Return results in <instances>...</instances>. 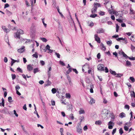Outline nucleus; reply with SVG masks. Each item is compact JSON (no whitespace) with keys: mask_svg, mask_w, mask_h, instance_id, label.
<instances>
[{"mask_svg":"<svg viewBox=\"0 0 135 135\" xmlns=\"http://www.w3.org/2000/svg\"><path fill=\"white\" fill-rule=\"evenodd\" d=\"M24 33L23 31L21 29L18 30L15 33V37L17 38H20V35L23 34Z\"/></svg>","mask_w":135,"mask_h":135,"instance_id":"f257e3e1","label":"nucleus"},{"mask_svg":"<svg viewBox=\"0 0 135 135\" xmlns=\"http://www.w3.org/2000/svg\"><path fill=\"white\" fill-rule=\"evenodd\" d=\"M76 131L79 133L82 132V129L80 123H78L76 127Z\"/></svg>","mask_w":135,"mask_h":135,"instance_id":"f03ea898","label":"nucleus"},{"mask_svg":"<svg viewBox=\"0 0 135 135\" xmlns=\"http://www.w3.org/2000/svg\"><path fill=\"white\" fill-rule=\"evenodd\" d=\"M94 38L95 40L98 43H100V38L98 37V35L97 34H95L94 35Z\"/></svg>","mask_w":135,"mask_h":135,"instance_id":"7ed1b4c3","label":"nucleus"},{"mask_svg":"<svg viewBox=\"0 0 135 135\" xmlns=\"http://www.w3.org/2000/svg\"><path fill=\"white\" fill-rule=\"evenodd\" d=\"M98 70L101 71L104 70V66L102 64H99L98 66Z\"/></svg>","mask_w":135,"mask_h":135,"instance_id":"20e7f679","label":"nucleus"},{"mask_svg":"<svg viewBox=\"0 0 135 135\" xmlns=\"http://www.w3.org/2000/svg\"><path fill=\"white\" fill-rule=\"evenodd\" d=\"M33 65H31V64H29L27 65V69L28 71H31L33 70Z\"/></svg>","mask_w":135,"mask_h":135,"instance_id":"39448f33","label":"nucleus"},{"mask_svg":"<svg viewBox=\"0 0 135 135\" xmlns=\"http://www.w3.org/2000/svg\"><path fill=\"white\" fill-rule=\"evenodd\" d=\"M104 30L102 28H100L97 30L96 33H104Z\"/></svg>","mask_w":135,"mask_h":135,"instance_id":"423d86ee","label":"nucleus"},{"mask_svg":"<svg viewBox=\"0 0 135 135\" xmlns=\"http://www.w3.org/2000/svg\"><path fill=\"white\" fill-rule=\"evenodd\" d=\"M128 124H129V126H125L124 127V129L126 131H128V130L129 129L128 127H129V126L131 125V124L130 123V122L127 123H126V125H127Z\"/></svg>","mask_w":135,"mask_h":135,"instance_id":"0eeeda50","label":"nucleus"},{"mask_svg":"<svg viewBox=\"0 0 135 135\" xmlns=\"http://www.w3.org/2000/svg\"><path fill=\"white\" fill-rule=\"evenodd\" d=\"M25 47L24 46H23L21 48L18 49L17 51L18 52L20 53H22L24 52L25 50Z\"/></svg>","mask_w":135,"mask_h":135,"instance_id":"6e6552de","label":"nucleus"},{"mask_svg":"<svg viewBox=\"0 0 135 135\" xmlns=\"http://www.w3.org/2000/svg\"><path fill=\"white\" fill-rule=\"evenodd\" d=\"M100 46H101V49L103 50L104 51H105L106 49V48L104 46V45L102 43L101 44H100Z\"/></svg>","mask_w":135,"mask_h":135,"instance_id":"1a4fd4ad","label":"nucleus"},{"mask_svg":"<svg viewBox=\"0 0 135 135\" xmlns=\"http://www.w3.org/2000/svg\"><path fill=\"white\" fill-rule=\"evenodd\" d=\"M97 9V7L95 6H94V8H93L91 10V13H95L96 12Z\"/></svg>","mask_w":135,"mask_h":135,"instance_id":"9d476101","label":"nucleus"},{"mask_svg":"<svg viewBox=\"0 0 135 135\" xmlns=\"http://www.w3.org/2000/svg\"><path fill=\"white\" fill-rule=\"evenodd\" d=\"M90 100L89 102V103L91 104H92L95 103V100L93 98L90 97Z\"/></svg>","mask_w":135,"mask_h":135,"instance_id":"9b49d317","label":"nucleus"},{"mask_svg":"<svg viewBox=\"0 0 135 135\" xmlns=\"http://www.w3.org/2000/svg\"><path fill=\"white\" fill-rule=\"evenodd\" d=\"M6 12L7 14L9 16H11L12 14V12L7 9L6 10Z\"/></svg>","mask_w":135,"mask_h":135,"instance_id":"f8f14e48","label":"nucleus"},{"mask_svg":"<svg viewBox=\"0 0 135 135\" xmlns=\"http://www.w3.org/2000/svg\"><path fill=\"white\" fill-rule=\"evenodd\" d=\"M79 113L80 114H84L85 113V112L84 110L82 108H80L79 111Z\"/></svg>","mask_w":135,"mask_h":135,"instance_id":"ddd939ff","label":"nucleus"},{"mask_svg":"<svg viewBox=\"0 0 135 135\" xmlns=\"http://www.w3.org/2000/svg\"><path fill=\"white\" fill-rule=\"evenodd\" d=\"M102 123V121L100 120L96 121L95 122V124L97 125H100Z\"/></svg>","mask_w":135,"mask_h":135,"instance_id":"4468645a","label":"nucleus"},{"mask_svg":"<svg viewBox=\"0 0 135 135\" xmlns=\"http://www.w3.org/2000/svg\"><path fill=\"white\" fill-rule=\"evenodd\" d=\"M131 96L132 97H133L135 98V93L134 91L131 92Z\"/></svg>","mask_w":135,"mask_h":135,"instance_id":"2eb2a0df","label":"nucleus"},{"mask_svg":"<svg viewBox=\"0 0 135 135\" xmlns=\"http://www.w3.org/2000/svg\"><path fill=\"white\" fill-rule=\"evenodd\" d=\"M109 71H110V73L112 75H117L115 71H113L111 70H109Z\"/></svg>","mask_w":135,"mask_h":135,"instance_id":"dca6fc26","label":"nucleus"},{"mask_svg":"<svg viewBox=\"0 0 135 135\" xmlns=\"http://www.w3.org/2000/svg\"><path fill=\"white\" fill-rule=\"evenodd\" d=\"M122 54L124 57L126 58H128V56L123 51H122Z\"/></svg>","mask_w":135,"mask_h":135,"instance_id":"f3484780","label":"nucleus"},{"mask_svg":"<svg viewBox=\"0 0 135 135\" xmlns=\"http://www.w3.org/2000/svg\"><path fill=\"white\" fill-rule=\"evenodd\" d=\"M135 12L132 9H130V12L129 13L130 15L134 14L135 13Z\"/></svg>","mask_w":135,"mask_h":135,"instance_id":"a211bd4d","label":"nucleus"},{"mask_svg":"<svg viewBox=\"0 0 135 135\" xmlns=\"http://www.w3.org/2000/svg\"><path fill=\"white\" fill-rule=\"evenodd\" d=\"M130 39L132 41L135 42V35L132 36Z\"/></svg>","mask_w":135,"mask_h":135,"instance_id":"6ab92c4d","label":"nucleus"},{"mask_svg":"<svg viewBox=\"0 0 135 135\" xmlns=\"http://www.w3.org/2000/svg\"><path fill=\"white\" fill-rule=\"evenodd\" d=\"M97 15L96 14H93L91 15L90 16V17L94 18L95 17H97Z\"/></svg>","mask_w":135,"mask_h":135,"instance_id":"aec40b11","label":"nucleus"},{"mask_svg":"<svg viewBox=\"0 0 135 135\" xmlns=\"http://www.w3.org/2000/svg\"><path fill=\"white\" fill-rule=\"evenodd\" d=\"M66 97L67 98L70 99V98L71 96L69 93H66Z\"/></svg>","mask_w":135,"mask_h":135,"instance_id":"412c9836","label":"nucleus"},{"mask_svg":"<svg viewBox=\"0 0 135 135\" xmlns=\"http://www.w3.org/2000/svg\"><path fill=\"white\" fill-rule=\"evenodd\" d=\"M124 113L123 112H122L120 113V117L121 118H123L125 117L124 115Z\"/></svg>","mask_w":135,"mask_h":135,"instance_id":"4be33fe9","label":"nucleus"},{"mask_svg":"<svg viewBox=\"0 0 135 135\" xmlns=\"http://www.w3.org/2000/svg\"><path fill=\"white\" fill-rule=\"evenodd\" d=\"M32 56L37 58L38 57V55L37 52H35V54L32 55Z\"/></svg>","mask_w":135,"mask_h":135,"instance_id":"5701e85b","label":"nucleus"},{"mask_svg":"<svg viewBox=\"0 0 135 135\" xmlns=\"http://www.w3.org/2000/svg\"><path fill=\"white\" fill-rule=\"evenodd\" d=\"M94 6H95L96 7H100V4L99 3H94Z\"/></svg>","mask_w":135,"mask_h":135,"instance_id":"b1692460","label":"nucleus"},{"mask_svg":"<svg viewBox=\"0 0 135 135\" xmlns=\"http://www.w3.org/2000/svg\"><path fill=\"white\" fill-rule=\"evenodd\" d=\"M53 94H55L56 92V90L55 88H53L51 90Z\"/></svg>","mask_w":135,"mask_h":135,"instance_id":"393cba45","label":"nucleus"},{"mask_svg":"<svg viewBox=\"0 0 135 135\" xmlns=\"http://www.w3.org/2000/svg\"><path fill=\"white\" fill-rule=\"evenodd\" d=\"M33 71L34 74H35L36 73L38 72L39 71V70H38V68H37L34 69L33 70Z\"/></svg>","mask_w":135,"mask_h":135,"instance_id":"a878e982","label":"nucleus"},{"mask_svg":"<svg viewBox=\"0 0 135 135\" xmlns=\"http://www.w3.org/2000/svg\"><path fill=\"white\" fill-rule=\"evenodd\" d=\"M2 28L3 30L4 31L6 32H7V28L5 26H2Z\"/></svg>","mask_w":135,"mask_h":135,"instance_id":"bb28decb","label":"nucleus"},{"mask_svg":"<svg viewBox=\"0 0 135 135\" xmlns=\"http://www.w3.org/2000/svg\"><path fill=\"white\" fill-rule=\"evenodd\" d=\"M4 100L3 98L2 99V105L3 107H4Z\"/></svg>","mask_w":135,"mask_h":135,"instance_id":"cd10ccee","label":"nucleus"},{"mask_svg":"<svg viewBox=\"0 0 135 135\" xmlns=\"http://www.w3.org/2000/svg\"><path fill=\"white\" fill-rule=\"evenodd\" d=\"M88 26L90 27H92L94 26V23L93 22H91L90 23H88Z\"/></svg>","mask_w":135,"mask_h":135,"instance_id":"c85d7f7f","label":"nucleus"},{"mask_svg":"<svg viewBox=\"0 0 135 135\" xmlns=\"http://www.w3.org/2000/svg\"><path fill=\"white\" fill-rule=\"evenodd\" d=\"M126 64L128 66H131V65L130 62L128 61H127Z\"/></svg>","mask_w":135,"mask_h":135,"instance_id":"c756f323","label":"nucleus"},{"mask_svg":"<svg viewBox=\"0 0 135 135\" xmlns=\"http://www.w3.org/2000/svg\"><path fill=\"white\" fill-rule=\"evenodd\" d=\"M17 70L21 73H23L22 70L20 68H17Z\"/></svg>","mask_w":135,"mask_h":135,"instance_id":"7c9ffc66","label":"nucleus"},{"mask_svg":"<svg viewBox=\"0 0 135 135\" xmlns=\"http://www.w3.org/2000/svg\"><path fill=\"white\" fill-rule=\"evenodd\" d=\"M44 19H45V18H44L42 19V22L44 26L45 27H46V26H47V24L44 23Z\"/></svg>","mask_w":135,"mask_h":135,"instance_id":"2f4dec72","label":"nucleus"},{"mask_svg":"<svg viewBox=\"0 0 135 135\" xmlns=\"http://www.w3.org/2000/svg\"><path fill=\"white\" fill-rule=\"evenodd\" d=\"M123 133V129L122 128H121L119 130V133L121 135Z\"/></svg>","mask_w":135,"mask_h":135,"instance_id":"473e14b6","label":"nucleus"},{"mask_svg":"<svg viewBox=\"0 0 135 135\" xmlns=\"http://www.w3.org/2000/svg\"><path fill=\"white\" fill-rule=\"evenodd\" d=\"M116 20L119 22V23H122L123 22V20H121L119 18L117 19H116Z\"/></svg>","mask_w":135,"mask_h":135,"instance_id":"72a5a7b5","label":"nucleus"},{"mask_svg":"<svg viewBox=\"0 0 135 135\" xmlns=\"http://www.w3.org/2000/svg\"><path fill=\"white\" fill-rule=\"evenodd\" d=\"M41 39L43 42H46L47 41V39L45 38H41Z\"/></svg>","mask_w":135,"mask_h":135,"instance_id":"f704fd0d","label":"nucleus"},{"mask_svg":"<svg viewBox=\"0 0 135 135\" xmlns=\"http://www.w3.org/2000/svg\"><path fill=\"white\" fill-rule=\"evenodd\" d=\"M70 117L71 120H73L74 119L73 114H71L70 115Z\"/></svg>","mask_w":135,"mask_h":135,"instance_id":"c9c22d12","label":"nucleus"},{"mask_svg":"<svg viewBox=\"0 0 135 135\" xmlns=\"http://www.w3.org/2000/svg\"><path fill=\"white\" fill-rule=\"evenodd\" d=\"M116 32H118L119 28V26L118 24L116 25Z\"/></svg>","mask_w":135,"mask_h":135,"instance_id":"e433bc0d","label":"nucleus"},{"mask_svg":"<svg viewBox=\"0 0 135 135\" xmlns=\"http://www.w3.org/2000/svg\"><path fill=\"white\" fill-rule=\"evenodd\" d=\"M11 60L12 61V62H13L14 63L16 62H19V60H15L12 59H11Z\"/></svg>","mask_w":135,"mask_h":135,"instance_id":"4c0bfd02","label":"nucleus"},{"mask_svg":"<svg viewBox=\"0 0 135 135\" xmlns=\"http://www.w3.org/2000/svg\"><path fill=\"white\" fill-rule=\"evenodd\" d=\"M72 71V69L71 68H69L66 72L67 74H69Z\"/></svg>","mask_w":135,"mask_h":135,"instance_id":"58836bf2","label":"nucleus"},{"mask_svg":"<svg viewBox=\"0 0 135 135\" xmlns=\"http://www.w3.org/2000/svg\"><path fill=\"white\" fill-rule=\"evenodd\" d=\"M130 79L132 81V82L133 83L135 81V79L134 78L132 77H130Z\"/></svg>","mask_w":135,"mask_h":135,"instance_id":"ea45409f","label":"nucleus"},{"mask_svg":"<svg viewBox=\"0 0 135 135\" xmlns=\"http://www.w3.org/2000/svg\"><path fill=\"white\" fill-rule=\"evenodd\" d=\"M9 5L8 4L6 3L4 5V8L5 9L7 7H9Z\"/></svg>","mask_w":135,"mask_h":135,"instance_id":"a19ab883","label":"nucleus"},{"mask_svg":"<svg viewBox=\"0 0 135 135\" xmlns=\"http://www.w3.org/2000/svg\"><path fill=\"white\" fill-rule=\"evenodd\" d=\"M117 75L116 76V77H120L123 75V74H117Z\"/></svg>","mask_w":135,"mask_h":135,"instance_id":"79ce46f5","label":"nucleus"},{"mask_svg":"<svg viewBox=\"0 0 135 135\" xmlns=\"http://www.w3.org/2000/svg\"><path fill=\"white\" fill-rule=\"evenodd\" d=\"M57 11H58V12L61 15V17H63L64 16L62 14V13H61L59 11V8H57Z\"/></svg>","mask_w":135,"mask_h":135,"instance_id":"37998d69","label":"nucleus"},{"mask_svg":"<svg viewBox=\"0 0 135 135\" xmlns=\"http://www.w3.org/2000/svg\"><path fill=\"white\" fill-rule=\"evenodd\" d=\"M49 78H50L51 75V72L50 71H48L47 72Z\"/></svg>","mask_w":135,"mask_h":135,"instance_id":"c03bdc74","label":"nucleus"},{"mask_svg":"<svg viewBox=\"0 0 135 135\" xmlns=\"http://www.w3.org/2000/svg\"><path fill=\"white\" fill-rule=\"evenodd\" d=\"M125 108L129 110V105H128L126 104L125 106Z\"/></svg>","mask_w":135,"mask_h":135,"instance_id":"a18cd8bd","label":"nucleus"},{"mask_svg":"<svg viewBox=\"0 0 135 135\" xmlns=\"http://www.w3.org/2000/svg\"><path fill=\"white\" fill-rule=\"evenodd\" d=\"M100 56H101V55H100V54L99 53H98L97 54V57L98 59H100Z\"/></svg>","mask_w":135,"mask_h":135,"instance_id":"49530a36","label":"nucleus"},{"mask_svg":"<svg viewBox=\"0 0 135 135\" xmlns=\"http://www.w3.org/2000/svg\"><path fill=\"white\" fill-rule=\"evenodd\" d=\"M12 76L13 80L15 79L16 78V76L15 74H12Z\"/></svg>","mask_w":135,"mask_h":135,"instance_id":"de8ad7c7","label":"nucleus"},{"mask_svg":"<svg viewBox=\"0 0 135 135\" xmlns=\"http://www.w3.org/2000/svg\"><path fill=\"white\" fill-rule=\"evenodd\" d=\"M84 117L83 116L80 117V122L81 123L82 121L84 119Z\"/></svg>","mask_w":135,"mask_h":135,"instance_id":"09e8293b","label":"nucleus"},{"mask_svg":"<svg viewBox=\"0 0 135 135\" xmlns=\"http://www.w3.org/2000/svg\"><path fill=\"white\" fill-rule=\"evenodd\" d=\"M40 63L42 66L44 65L45 64V63L42 60H41L40 61Z\"/></svg>","mask_w":135,"mask_h":135,"instance_id":"8fccbe9b","label":"nucleus"},{"mask_svg":"<svg viewBox=\"0 0 135 135\" xmlns=\"http://www.w3.org/2000/svg\"><path fill=\"white\" fill-rule=\"evenodd\" d=\"M15 88L16 91H17L18 90L20 89V87L18 85H17Z\"/></svg>","mask_w":135,"mask_h":135,"instance_id":"3c124183","label":"nucleus"},{"mask_svg":"<svg viewBox=\"0 0 135 135\" xmlns=\"http://www.w3.org/2000/svg\"><path fill=\"white\" fill-rule=\"evenodd\" d=\"M99 14L100 15L103 16L105 14V12H104L100 11L99 13Z\"/></svg>","mask_w":135,"mask_h":135,"instance_id":"603ef678","label":"nucleus"},{"mask_svg":"<svg viewBox=\"0 0 135 135\" xmlns=\"http://www.w3.org/2000/svg\"><path fill=\"white\" fill-rule=\"evenodd\" d=\"M73 70L74 72H75V73L76 74H78V72L77 70L75 69H73Z\"/></svg>","mask_w":135,"mask_h":135,"instance_id":"864d4df0","label":"nucleus"},{"mask_svg":"<svg viewBox=\"0 0 135 135\" xmlns=\"http://www.w3.org/2000/svg\"><path fill=\"white\" fill-rule=\"evenodd\" d=\"M107 43L108 45H110L111 44H112V41H109L107 42Z\"/></svg>","mask_w":135,"mask_h":135,"instance_id":"5fc2aeb1","label":"nucleus"},{"mask_svg":"<svg viewBox=\"0 0 135 135\" xmlns=\"http://www.w3.org/2000/svg\"><path fill=\"white\" fill-rule=\"evenodd\" d=\"M55 54L57 56L58 58H60V55L59 54L56 52L55 53Z\"/></svg>","mask_w":135,"mask_h":135,"instance_id":"6e6d98bb","label":"nucleus"},{"mask_svg":"<svg viewBox=\"0 0 135 135\" xmlns=\"http://www.w3.org/2000/svg\"><path fill=\"white\" fill-rule=\"evenodd\" d=\"M21 127L22 128V129L25 132H26V131H25V127H24L22 125H21Z\"/></svg>","mask_w":135,"mask_h":135,"instance_id":"4d7b16f0","label":"nucleus"},{"mask_svg":"<svg viewBox=\"0 0 135 135\" xmlns=\"http://www.w3.org/2000/svg\"><path fill=\"white\" fill-rule=\"evenodd\" d=\"M116 131V128L114 129H113V132H112V134H114L115 133Z\"/></svg>","mask_w":135,"mask_h":135,"instance_id":"13d9d810","label":"nucleus"},{"mask_svg":"<svg viewBox=\"0 0 135 135\" xmlns=\"http://www.w3.org/2000/svg\"><path fill=\"white\" fill-rule=\"evenodd\" d=\"M101 21L102 23H104L106 21V19L104 18L102 19Z\"/></svg>","mask_w":135,"mask_h":135,"instance_id":"bf43d9fd","label":"nucleus"},{"mask_svg":"<svg viewBox=\"0 0 135 135\" xmlns=\"http://www.w3.org/2000/svg\"><path fill=\"white\" fill-rule=\"evenodd\" d=\"M4 61L5 62H7L8 61L7 58V57H5L4 58Z\"/></svg>","mask_w":135,"mask_h":135,"instance_id":"052dcab7","label":"nucleus"},{"mask_svg":"<svg viewBox=\"0 0 135 135\" xmlns=\"http://www.w3.org/2000/svg\"><path fill=\"white\" fill-rule=\"evenodd\" d=\"M51 104L53 106L55 105V102L54 101H51Z\"/></svg>","mask_w":135,"mask_h":135,"instance_id":"680f3d73","label":"nucleus"},{"mask_svg":"<svg viewBox=\"0 0 135 135\" xmlns=\"http://www.w3.org/2000/svg\"><path fill=\"white\" fill-rule=\"evenodd\" d=\"M60 64L62 65L63 66L65 65V64L64 63V62H63V61H60Z\"/></svg>","mask_w":135,"mask_h":135,"instance_id":"e2e57ef3","label":"nucleus"},{"mask_svg":"<svg viewBox=\"0 0 135 135\" xmlns=\"http://www.w3.org/2000/svg\"><path fill=\"white\" fill-rule=\"evenodd\" d=\"M88 129V127L86 126H84L83 128V129L84 131H86Z\"/></svg>","mask_w":135,"mask_h":135,"instance_id":"0e129e2a","label":"nucleus"},{"mask_svg":"<svg viewBox=\"0 0 135 135\" xmlns=\"http://www.w3.org/2000/svg\"><path fill=\"white\" fill-rule=\"evenodd\" d=\"M128 58L130 60H135V58L134 57H128Z\"/></svg>","mask_w":135,"mask_h":135,"instance_id":"69168bd1","label":"nucleus"},{"mask_svg":"<svg viewBox=\"0 0 135 135\" xmlns=\"http://www.w3.org/2000/svg\"><path fill=\"white\" fill-rule=\"evenodd\" d=\"M61 114L63 117H64L65 116V114L64 112H62Z\"/></svg>","mask_w":135,"mask_h":135,"instance_id":"338daca9","label":"nucleus"},{"mask_svg":"<svg viewBox=\"0 0 135 135\" xmlns=\"http://www.w3.org/2000/svg\"><path fill=\"white\" fill-rule=\"evenodd\" d=\"M131 48L132 50H135V47L132 45H131Z\"/></svg>","mask_w":135,"mask_h":135,"instance_id":"774afa93","label":"nucleus"}]
</instances>
